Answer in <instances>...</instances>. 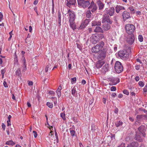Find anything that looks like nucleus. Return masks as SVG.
I'll return each instance as SVG.
<instances>
[{"label": "nucleus", "instance_id": "52", "mask_svg": "<svg viewBox=\"0 0 147 147\" xmlns=\"http://www.w3.org/2000/svg\"><path fill=\"white\" fill-rule=\"evenodd\" d=\"M135 80L137 81H138L140 80L139 77L138 76H136L135 78Z\"/></svg>", "mask_w": 147, "mask_h": 147}, {"label": "nucleus", "instance_id": "23", "mask_svg": "<svg viewBox=\"0 0 147 147\" xmlns=\"http://www.w3.org/2000/svg\"><path fill=\"white\" fill-rule=\"evenodd\" d=\"M101 22L100 21L95 20L92 22V26H99Z\"/></svg>", "mask_w": 147, "mask_h": 147}, {"label": "nucleus", "instance_id": "53", "mask_svg": "<svg viewBox=\"0 0 147 147\" xmlns=\"http://www.w3.org/2000/svg\"><path fill=\"white\" fill-rule=\"evenodd\" d=\"M93 102V99H92L90 100L89 102V105H91L92 104V103Z\"/></svg>", "mask_w": 147, "mask_h": 147}, {"label": "nucleus", "instance_id": "32", "mask_svg": "<svg viewBox=\"0 0 147 147\" xmlns=\"http://www.w3.org/2000/svg\"><path fill=\"white\" fill-rule=\"evenodd\" d=\"M6 144L8 145H13L15 144L14 142L11 140H9L6 142Z\"/></svg>", "mask_w": 147, "mask_h": 147}, {"label": "nucleus", "instance_id": "31", "mask_svg": "<svg viewBox=\"0 0 147 147\" xmlns=\"http://www.w3.org/2000/svg\"><path fill=\"white\" fill-rule=\"evenodd\" d=\"M51 65L50 64H49L47 65L45 69V71L47 72L48 70H50L51 68Z\"/></svg>", "mask_w": 147, "mask_h": 147}, {"label": "nucleus", "instance_id": "49", "mask_svg": "<svg viewBox=\"0 0 147 147\" xmlns=\"http://www.w3.org/2000/svg\"><path fill=\"white\" fill-rule=\"evenodd\" d=\"M12 31H11L9 33V34L10 35V37L8 39V40L9 41L12 37Z\"/></svg>", "mask_w": 147, "mask_h": 147}, {"label": "nucleus", "instance_id": "24", "mask_svg": "<svg viewBox=\"0 0 147 147\" xmlns=\"http://www.w3.org/2000/svg\"><path fill=\"white\" fill-rule=\"evenodd\" d=\"M76 92V88L75 86L71 88V94L74 96L75 97L77 96Z\"/></svg>", "mask_w": 147, "mask_h": 147}, {"label": "nucleus", "instance_id": "33", "mask_svg": "<svg viewBox=\"0 0 147 147\" xmlns=\"http://www.w3.org/2000/svg\"><path fill=\"white\" fill-rule=\"evenodd\" d=\"M76 77L73 78H71V83L72 84H74L76 82Z\"/></svg>", "mask_w": 147, "mask_h": 147}, {"label": "nucleus", "instance_id": "16", "mask_svg": "<svg viewBox=\"0 0 147 147\" xmlns=\"http://www.w3.org/2000/svg\"><path fill=\"white\" fill-rule=\"evenodd\" d=\"M138 144L137 142H133L128 144L127 147H137Z\"/></svg>", "mask_w": 147, "mask_h": 147}, {"label": "nucleus", "instance_id": "6", "mask_svg": "<svg viewBox=\"0 0 147 147\" xmlns=\"http://www.w3.org/2000/svg\"><path fill=\"white\" fill-rule=\"evenodd\" d=\"M115 69L117 73H119L123 70V67L121 63L119 61H117L115 65Z\"/></svg>", "mask_w": 147, "mask_h": 147}, {"label": "nucleus", "instance_id": "2", "mask_svg": "<svg viewBox=\"0 0 147 147\" xmlns=\"http://www.w3.org/2000/svg\"><path fill=\"white\" fill-rule=\"evenodd\" d=\"M104 42L103 41L100 42L92 49V52L94 53H97L101 51L104 47Z\"/></svg>", "mask_w": 147, "mask_h": 147}, {"label": "nucleus", "instance_id": "64", "mask_svg": "<svg viewBox=\"0 0 147 147\" xmlns=\"http://www.w3.org/2000/svg\"><path fill=\"white\" fill-rule=\"evenodd\" d=\"M111 138L112 139H115V134H112L111 136Z\"/></svg>", "mask_w": 147, "mask_h": 147}, {"label": "nucleus", "instance_id": "27", "mask_svg": "<svg viewBox=\"0 0 147 147\" xmlns=\"http://www.w3.org/2000/svg\"><path fill=\"white\" fill-rule=\"evenodd\" d=\"M94 31L96 32H103V30L102 29V28L99 26L96 27Z\"/></svg>", "mask_w": 147, "mask_h": 147}, {"label": "nucleus", "instance_id": "20", "mask_svg": "<svg viewBox=\"0 0 147 147\" xmlns=\"http://www.w3.org/2000/svg\"><path fill=\"white\" fill-rule=\"evenodd\" d=\"M111 27L110 25L108 23L104 24L102 26V28L105 31H107Z\"/></svg>", "mask_w": 147, "mask_h": 147}, {"label": "nucleus", "instance_id": "40", "mask_svg": "<svg viewBox=\"0 0 147 147\" xmlns=\"http://www.w3.org/2000/svg\"><path fill=\"white\" fill-rule=\"evenodd\" d=\"M138 39L139 41L142 42L143 41V37L142 35H140L138 36Z\"/></svg>", "mask_w": 147, "mask_h": 147}, {"label": "nucleus", "instance_id": "8", "mask_svg": "<svg viewBox=\"0 0 147 147\" xmlns=\"http://www.w3.org/2000/svg\"><path fill=\"white\" fill-rule=\"evenodd\" d=\"M102 22L104 23L106 22L111 24H112V22L110 20V17L108 15L105 13L103 16L102 20Z\"/></svg>", "mask_w": 147, "mask_h": 147}, {"label": "nucleus", "instance_id": "29", "mask_svg": "<svg viewBox=\"0 0 147 147\" xmlns=\"http://www.w3.org/2000/svg\"><path fill=\"white\" fill-rule=\"evenodd\" d=\"M92 13L90 10L87 11L86 13V17L87 18H89L91 17Z\"/></svg>", "mask_w": 147, "mask_h": 147}, {"label": "nucleus", "instance_id": "43", "mask_svg": "<svg viewBox=\"0 0 147 147\" xmlns=\"http://www.w3.org/2000/svg\"><path fill=\"white\" fill-rule=\"evenodd\" d=\"M89 22V19H86L84 20L83 23L86 24V25L87 26V25L88 24Z\"/></svg>", "mask_w": 147, "mask_h": 147}, {"label": "nucleus", "instance_id": "9", "mask_svg": "<svg viewBox=\"0 0 147 147\" xmlns=\"http://www.w3.org/2000/svg\"><path fill=\"white\" fill-rule=\"evenodd\" d=\"M105 13L107 14L110 16H113L115 12V9L114 7H112L110 9L106 8L104 11Z\"/></svg>", "mask_w": 147, "mask_h": 147}, {"label": "nucleus", "instance_id": "30", "mask_svg": "<svg viewBox=\"0 0 147 147\" xmlns=\"http://www.w3.org/2000/svg\"><path fill=\"white\" fill-rule=\"evenodd\" d=\"M86 25L83 22L82 23L80 26L78 28V29H83L86 26Z\"/></svg>", "mask_w": 147, "mask_h": 147}, {"label": "nucleus", "instance_id": "12", "mask_svg": "<svg viewBox=\"0 0 147 147\" xmlns=\"http://www.w3.org/2000/svg\"><path fill=\"white\" fill-rule=\"evenodd\" d=\"M88 9H91V11L93 12L95 11L97 9L96 5L94 4V2L92 1Z\"/></svg>", "mask_w": 147, "mask_h": 147}, {"label": "nucleus", "instance_id": "5", "mask_svg": "<svg viewBox=\"0 0 147 147\" xmlns=\"http://www.w3.org/2000/svg\"><path fill=\"white\" fill-rule=\"evenodd\" d=\"M107 51V47L104 46L102 49L101 50L100 53L98 55L99 58L102 59H104L106 57Z\"/></svg>", "mask_w": 147, "mask_h": 147}, {"label": "nucleus", "instance_id": "21", "mask_svg": "<svg viewBox=\"0 0 147 147\" xmlns=\"http://www.w3.org/2000/svg\"><path fill=\"white\" fill-rule=\"evenodd\" d=\"M111 81L112 82L113 85H115L120 81L119 79L117 78H113L111 79Z\"/></svg>", "mask_w": 147, "mask_h": 147}, {"label": "nucleus", "instance_id": "26", "mask_svg": "<svg viewBox=\"0 0 147 147\" xmlns=\"http://www.w3.org/2000/svg\"><path fill=\"white\" fill-rule=\"evenodd\" d=\"M62 89L61 86H59L56 90V93L58 97H60L61 96V90Z\"/></svg>", "mask_w": 147, "mask_h": 147}, {"label": "nucleus", "instance_id": "14", "mask_svg": "<svg viewBox=\"0 0 147 147\" xmlns=\"http://www.w3.org/2000/svg\"><path fill=\"white\" fill-rule=\"evenodd\" d=\"M126 53V51L121 50L119 52L118 54L120 57H125L126 56L125 54Z\"/></svg>", "mask_w": 147, "mask_h": 147}, {"label": "nucleus", "instance_id": "19", "mask_svg": "<svg viewBox=\"0 0 147 147\" xmlns=\"http://www.w3.org/2000/svg\"><path fill=\"white\" fill-rule=\"evenodd\" d=\"M105 63V62L104 61L102 60H99L98 61L96 65V67L97 68H99L101 67Z\"/></svg>", "mask_w": 147, "mask_h": 147}, {"label": "nucleus", "instance_id": "41", "mask_svg": "<svg viewBox=\"0 0 147 147\" xmlns=\"http://www.w3.org/2000/svg\"><path fill=\"white\" fill-rule=\"evenodd\" d=\"M123 93L127 95H128L129 94V92L127 90H124L123 91Z\"/></svg>", "mask_w": 147, "mask_h": 147}, {"label": "nucleus", "instance_id": "60", "mask_svg": "<svg viewBox=\"0 0 147 147\" xmlns=\"http://www.w3.org/2000/svg\"><path fill=\"white\" fill-rule=\"evenodd\" d=\"M136 61L137 62H139L140 64L142 63V61L139 59H136Z\"/></svg>", "mask_w": 147, "mask_h": 147}, {"label": "nucleus", "instance_id": "42", "mask_svg": "<svg viewBox=\"0 0 147 147\" xmlns=\"http://www.w3.org/2000/svg\"><path fill=\"white\" fill-rule=\"evenodd\" d=\"M139 85L141 87H143L144 85V83L142 81H139L138 82Z\"/></svg>", "mask_w": 147, "mask_h": 147}, {"label": "nucleus", "instance_id": "56", "mask_svg": "<svg viewBox=\"0 0 147 147\" xmlns=\"http://www.w3.org/2000/svg\"><path fill=\"white\" fill-rule=\"evenodd\" d=\"M2 128L4 129L5 130V125L3 123H2Z\"/></svg>", "mask_w": 147, "mask_h": 147}, {"label": "nucleus", "instance_id": "38", "mask_svg": "<svg viewBox=\"0 0 147 147\" xmlns=\"http://www.w3.org/2000/svg\"><path fill=\"white\" fill-rule=\"evenodd\" d=\"M60 116L64 120L66 119V118L65 117V114L64 113H61L60 114Z\"/></svg>", "mask_w": 147, "mask_h": 147}, {"label": "nucleus", "instance_id": "61", "mask_svg": "<svg viewBox=\"0 0 147 147\" xmlns=\"http://www.w3.org/2000/svg\"><path fill=\"white\" fill-rule=\"evenodd\" d=\"M38 2V0H34V5H36L37 4Z\"/></svg>", "mask_w": 147, "mask_h": 147}, {"label": "nucleus", "instance_id": "46", "mask_svg": "<svg viewBox=\"0 0 147 147\" xmlns=\"http://www.w3.org/2000/svg\"><path fill=\"white\" fill-rule=\"evenodd\" d=\"M22 61L23 63V65H26V61L25 58L24 57H23L22 58Z\"/></svg>", "mask_w": 147, "mask_h": 147}, {"label": "nucleus", "instance_id": "51", "mask_svg": "<svg viewBox=\"0 0 147 147\" xmlns=\"http://www.w3.org/2000/svg\"><path fill=\"white\" fill-rule=\"evenodd\" d=\"M3 17V14L1 12H0V22H1L2 20Z\"/></svg>", "mask_w": 147, "mask_h": 147}, {"label": "nucleus", "instance_id": "17", "mask_svg": "<svg viewBox=\"0 0 147 147\" xmlns=\"http://www.w3.org/2000/svg\"><path fill=\"white\" fill-rule=\"evenodd\" d=\"M109 68V64L108 63L105 64L103 67L102 71L103 73L108 71Z\"/></svg>", "mask_w": 147, "mask_h": 147}, {"label": "nucleus", "instance_id": "35", "mask_svg": "<svg viewBox=\"0 0 147 147\" xmlns=\"http://www.w3.org/2000/svg\"><path fill=\"white\" fill-rule=\"evenodd\" d=\"M128 9H129L130 11L133 12V13H135L134 7L133 6H130Z\"/></svg>", "mask_w": 147, "mask_h": 147}, {"label": "nucleus", "instance_id": "48", "mask_svg": "<svg viewBox=\"0 0 147 147\" xmlns=\"http://www.w3.org/2000/svg\"><path fill=\"white\" fill-rule=\"evenodd\" d=\"M61 14L59 12H58L57 17H58V20H61Z\"/></svg>", "mask_w": 147, "mask_h": 147}, {"label": "nucleus", "instance_id": "18", "mask_svg": "<svg viewBox=\"0 0 147 147\" xmlns=\"http://www.w3.org/2000/svg\"><path fill=\"white\" fill-rule=\"evenodd\" d=\"M134 37L133 36L131 35L130 36L128 37L127 39V42L130 44H132L134 42Z\"/></svg>", "mask_w": 147, "mask_h": 147}, {"label": "nucleus", "instance_id": "63", "mask_svg": "<svg viewBox=\"0 0 147 147\" xmlns=\"http://www.w3.org/2000/svg\"><path fill=\"white\" fill-rule=\"evenodd\" d=\"M136 13L137 15H140L141 14V12L139 11H137Z\"/></svg>", "mask_w": 147, "mask_h": 147}, {"label": "nucleus", "instance_id": "62", "mask_svg": "<svg viewBox=\"0 0 147 147\" xmlns=\"http://www.w3.org/2000/svg\"><path fill=\"white\" fill-rule=\"evenodd\" d=\"M118 112V110L117 108H116L114 111V112L116 113H117Z\"/></svg>", "mask_w": 147, "mask_h": 147}, {"label": "nucleus", "instance_id": "36", "mask_svg": "<svg viewBox=\"0 0 147 147\" xmlns=\"http://www.w3.org/2000/svg\"><path fill=\"white\" fill-rule=\"evenodd\" d=\"M47 105L50 108H51L53 107V105L51 103L48 102L47 103Z\"/></svg>", "mask_w": 147, "mask_h": 147}, {"label": "nucleus", "instance_id": "13", "mask_svg": "<svg viewBox=\"0 0 147 147\" xmlns=\"http://www.w3.org/2000/svg\"><path fill=\"white\" fill-rule=\"evenodd\" d=\"M125 9L123 6L120 5H117L115 7V11L117 13H119L121 10Z\"/></svg>", "mask_w": 147, "mask_h": 147}, {"label": "nucleus", "instance_id": "34", "mask_svg": "<svg viewBox=\"0 0 147 147\" xmlns=\"http://www.w3.org/2000/svg\"><path fill=\"white\" fill-rule=\"evenodd\" d=\"M98 38L99 40L100 39H102L104 37V36L103 34H98Z\"/></svg>", "mask_w": 147, "mask_h": 147}, {"label": "nucleus", "instance_id": "3", "mask_svg": "<svg viewBox=\"0 0 147 147\" xmlns=\"http://www.w3.org/2000/svg\"><path fill=\"white\" fill-rule=\"evenodd\" d=\"M126 32L128 34H132L134 32L135 29V26L132 24H127L125 26Z\"/></svg>", "mask_w": 147, "mask_h": 147}, {"label": "nucleus", "instance_id": "50", "mask_svg": "<svg viewBox=\"0 0 147 147\" xmlns=\"http://www.w3.org/2000/svg\"><path fill=\"white\" fill-rule=\"evenodd\" d=\"M3 84L5 88H7L8 87V86L7 84V83L5 81H4L3 83Z\"/></svg>", "mask_w": 147, "mask_h": 147}, {"label": "nucleus", "instance_id": "58", "mask_svg": "<svg viewBox=\"0 0 147 147\" xmlns=\"http://www.w3.org/2000/svg\"><path fill=\"white\" fill-rule=\"evenodd\" d=\"M5 72V70L4 69H3L1 70V74L2 75H4V74Z\"/></svg>", "mask_w": 147, "mask_h": 147}, {"label": "nucleus", "instance_id": "4", "mask_svg": "<svg viewBox=\"0 0 147 147\" xmlns=\"http://www.w3.org/2000/svg\"><path fill=\"white\" fill-rule=\"evenodd\" d=\"M78 5L84 8H85L89 5L90 2L88 0H77Z\"/></svg>", "mask_w": 147, "mask_h": 147}, {"label": "nucleus", "instance_id": "44", "mask_svg": "<svg viewBox=\"0 0 147 147\" xmlns=\"http://www.w3.org/2000/svg\"><path fill=\"white\" fill-rule=\"evenodd\" d=\"M140 65H136L135 66V68L136 70H138L140 69Z\"/></svg>", "mask_w": 147, "mask_h": 147}, {"label": "nucleus", "instance_id": "47", "mask_svg": "<svg viewBox=\"0 0 147 147\" xmlns=\"http://www.w3.org/2000/svg\"><path fill=\"white\" fill-rule=\"evenodd\" d=\"M33 135H34V137L35 138H36L37 137V135H38L37 132L35 131H33Z\"/></svg>", "mask_w": 147, "mask_h": 147}, {"label": "nucleus", "instance_id": "25", "mask_svg": "<svg viewBox=\"0 0 147 147\" xmlns=\"http://www.w3.org/2000/svg\"><path fill=\"white\" fill-rule=\"evenodd\" d=\"M67 5L69 7L71 5H74L76 3V0H67Z\"/></svg>", "mask_w": 147, "mask_h": 147}, {"label": "nucleus", "instance_id": "37", "mask_svg": "<svg viewBox=\"0 0 147 147\" xmlns=\"http://www.w3.org/2000/svg\"><path fill=\"white\" fill-rule=\"evenodd\" d=\"M70 132L71 133V136H75V131L71 129H70Z\"/></svg>", "mask_w": 147, "mask_h": 147}, {"label": "nucleus", "instance_id": "22", "mask_svg": "<svg viewBox=\"0 0 147 147\" xmlns=\"http://www.w3.org/2000/svg\"><path fill=\"white\" fill-rule=\"evenodd\" d=\"M97 2L99 7V9H102L104 6V4L100 0H97Z\"/></svg>", "mask_w": 147, "mask_h": 147}, {"label": "nucleus", "instance_id": "7", "mask_svg": "<svg viewBox=\"0 0 147 147\" xmlns=\"http://www.w3.org/2000/svg\"><path fill=\"white\" fill-rule=\"evenodd\" d=\"M146 129L145 126L143 125H142L138 128L137 131L138 133L142 134L143 136L145 137L146 134L145 133Z\"/></svg>", "mask_w": 147, "mask_h": 147}, {"label": "nucleus", "instance_id": "15", "mask_svg": "<svg viewBox=\"0 0 147 147\" xmlns=\"http://www.w3.org/2000/svg\"><path fill=\"white\" fill-rule=\"evenodd\" d=\"M142 134H140L138 133V131H137L135 135V139L141 142L142 141V139L140 136V135Z\"/></svg>", "mask_w": 147, "mask_h": 147}, {"label": "nucleus", "instance_id": "55", "mask_svg": "<svg viewBox=\"0 0 147 147\" xmlns=\"http://www.w3.org/2000/svg\"><path fill=\"white\" fill-rule=\"evenodd\" d=\"M123 96V95L122 94H119L118 95V97L119 98H122Z\"/></svg>", "mask_w": 147, "mask_h": 147}, {"label": "nucleus", "instance_id": "54", "mask_svg": "<svg viewBox=\"0 0 147 147\" xmlns=\"http://www.w3.org/2000/svg\"><path fill=\"white\" fill-rule=\"evenodd\" d=\"M143 91L144 92H147V87H144L143 89Z\"/></svg>", "mask_w": 147, "mask_h": 147}, {"label": "nucleus", "instance_id": "28", "mask_svg": "<svg viewBox=\"0 0 147 147\" xmlns=\"http://www.w3.org/2000/svg\"><path fill=\"white\" fill-rule=\"evenodd\" d=\"M123 123L121 121H117L115 123V125L117 127L122 125Z\"/></svg>", "mask_w": 147, "mask_h": 147}, {"label": "nucleus", "instance_id": "10", "mask_svg": "<svg viewBox=\"0 0 147 147\" xmlns=\"http://www.w3.org/2000/svg\"><path fill=\"white\" fill-rule=\"evenodd\" d=\"M98 36L97 34H93L91 38L90 41L93 44H95L98 41Z\"/></svg>", "mask_w": 147, "mask_h": 147}, {"label": "nucleus", "instance_id": "39", "mask_svg": "<svg viewBox=\"0 0 147 147\" xmlns=\"http://www.w3.org/2000/svg\"><path fill=\"white\" fill-rule=\"evenodd\" d=\"M128 88L131 92L134 91V90L135 89L134 87L131 86H129Z\"/></svg>", "mask_w": 147, "mask_h": 147}, {"label": "nucleus", "instance_id": "1", "mask_svg": "<svg viewBox=\"0 0 147 147\" xmlns=\"http://www.w3.org/2000/svg\"><path fill=\"white\" fill-rule=\"evenodd\" d=\"M69 16V22L70 27L73 30L76 28V25L75 22V19L76 18L75 15L73 12L69 10L68 11Z\"/></svg>", "mask_w": 147, "mask_h": 147}, {"label": "nucleus", "instance_id": "45", "mask_svg": "<svg viewBox=\"0 0 147 147\" xmlns=\"http://www.w3.org/2000/svg\"><path fill=\"white\" fill-rule=\"evenodd\" d=\"M116 90V87L114 86H113L111 87V91H115Z\"/></svg>", "mask_w": 147, "mask_h": 147}, {"label": "nucleus", "instance_id": "57", "mask_svg": "<svg viewBox=\"0 0 147 147\" xmlns=\"http://www.w3.org/2000/svg\"><path fill=\"white\" fill-rule=\"evenodd\" d=\"M23 71H25L26 70V65H24L23 66Z\"/></svg>", "mask_w": 147, "mask_h": 147}, {"label": "nucleus", "instance_id": "11", "mask_svg": "<svg viewBox=\"0 0 147 147\" xmlns=\"http://www.w3.org/2000/svg\"><path fill=\"white\" fill-rule=\"evenodd\" d=\"M122 16L124 20H126L131 18L130 13L126 11H124L122 14Z\"/></svg>", "mask_w": 147, "mask_h": 147}, {"label": "nucleus", "instance_id": "59", "mask_svg": "<svg viewBox=\"0 0 147 147\" xmlns=\"http://www.w3.org/2000/svg\"><path fill=\"white\" fill-rule=\"evenodd\" d=\"M14 59L15 61H18L17 56V55H16V54H15V55Z\"/></svg>", "mask_w": 147, "mask_h": 147}]
</instances>
